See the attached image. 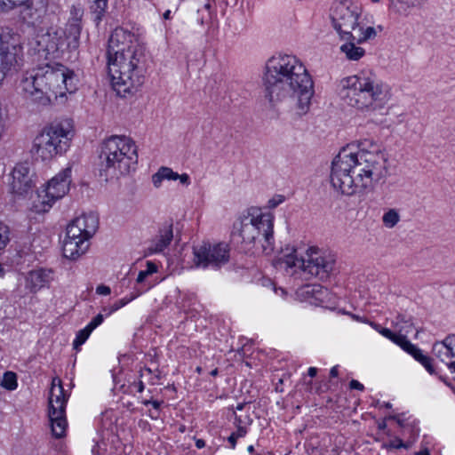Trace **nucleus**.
Instances as JSON below:
<instances>
[{"label": "nucleus", "mask_w": 455, "mask_h": 455, "mask_svg": "<svg viewBox=\"0 0 455 455\" xmlns=\"http://www.w3.org/2000/svg\"><path fill=\"white\" fill-rule=\"evenodd\" d=\"M387 156L371 140L358 141L357 149L343 148L331 163V184L345 196L363 193L387 174Z\"/></svg>", "instance_id": "nucleus-1"}, {"label": "nucleus", "mask_w": 455, "mask_h": 455, "mask_svg": "<svg viewBox=\"0 0 455 455\" xmlns=\"http://www.w3.org/2000/svg\"><path fill=\"white\" fill-rule=\"evenodd\" d=\"M265 98L272 105L290 100L298 116L306 115L314 95V83L302 61L294 55L270 57L263 76Z\"/></svg>", "instance_id": "nucleus-2"}, {"label": "nucleus", "mask_w": 455, "mask_h": 455, "mask_svg": "<svg viewBox=\"0 0 455 455\" xmlns=\"http://www.w3.org/2000/svg\"><path fill=\"white\" fill-rule=\"evenodd\" d=\"M107 59L111 84L117 95L133 94L144 84L146 57L133 33L115 28L108 39Z\"/></svg>", "instance_id": "nucleus-3"}, {"label": "nucleus", "mask_w": 455, "mask_h": 455, "mask_svg": "<svg viewBox=\"0 0 455 455\" xmlns=\"http://www.w3.org/2000/svg\"><path fill=\"white\" fill-rule=\"evenodd\" d=\"M20 89L26 97L47 105L52 97L63 98L67 92L76 90L73 70L60 63L47 62L27 71L20 81Z\"/></svg>", "instance_id": "nucleus-4"}, {"label": "nucleus", "mask_w": 455, "mask_h": 455, "mask_svg": "<svg viewBox=\"0 0 455 455\" xmlns=\"http://www.w3.org/2000/svg\"><path fill=\"white\" fill-rule=\"evenodd\" d=\"M338 93L344 103L363 112L383 108L392 97L390 86L371 71L343 77Z\"/></svg>", "instance_id": "nucleus-5"}, {"label": "nucleus", "mask_w": 455, "mask_h": 455, "mask_svg": "<svg viewBox=\"0 0 455 455\" xmlns=\"http://www.w3.org/2000/svg\"><path fill=\"white\" fill-rule=\"evenodd\" d=\"M278 264L291 275H299L305 279L315 277L326 281L335 270L336 258L331 252L316 247H309L304 256L299 257L297 250L292 248L278 259Z\"/></svg>", "instance_id": "nucleus-6"}, {"label": "nucleus", "mask_w": 455, "mask_h": 455, "mask_svg": "<svg viewBox=\"0 0 455 455\" xmlns=\"http://www.w3.org/2000/svg\"><path fill=\"white\" fill-rule=\"evenodd\" d=\"M274 219L273 213L263 212L257 207L249 208L240 217L239 226L235 228L247 250L260 243L266 254L274 251Z\"/></svg>", "instance_id": "nucleus-7"}, {"label": "nucleus", "mask_w": 455, "mask_h": 455, "mask_svg": "<svg viewBox=\"0 0 455 455\" xmlns=\"http://www.w3.org/2000/svg\"><path fill=\"white\" fill-rule=\"evenodd\" d=\"M101 171L107 175H127L138 164L137 146L126 136H111L105 140L100 152Z\"/></svg>", "instance_id": "nucleus-8"}, {"label": "nucleus", "mask_w": 455, "mask_h": 455, "mask_svg": "<svg viewBox=\"0 0 455 455\" xmlns=\"http://www.w3.org/2000/svg\"><path fill=\"white\" fill-rule=\"evenodd\" d=\"M73 136L74 129L70 120L52 123L35 137L31 153L36 160L51 161L69 148Z\"/></svg>", "instance_id": "nucleus-9"}, {"label": "nucleus", "mask_w": 455, "mask_h": 455, "mask_svg": "<svg viewBox=\"0 0 455 455\" xmlns=\"http://www.w3.org/2000/svg\"><path fill=\"white\" fill-rule=\"evenodd\" d=\"M70 183L71 168L67 167L38 190L36 198L32 203L31 211L36 213L47 212L56 201L67 195Z\"/></svg>", "instance_id": "nucleus-10"}, {"label": "nucleus", "mask_w": 455, "mask_h": 455, "mask_svg": "<svg viewBox=\"0 0 455 455\" xmlns=\"http://www.w3.org/2000/svg\"><path fill=\"white\" fill-rule=\"evenodd\" d=\"M23 45L18 34L6 28L0 33V84L23 62Z\"/></svg>", "instance_id": "nucleus-11"}, {"label": "nucleus", "mask_w": 455, "mask_h": 455, "mask_svg": "<svg viewBox=\"0 0 455 455\" xmlns=\"http://www.w3.org/2000/svg\"><path fill=\"white\" fill-rule=\"evenodd\" d=\"M68 396L64 392L60 379H53L49 395V420L52 435L56 438L65 435L68 422L66 419V403Z\"/></svg>", "instance_id": "nucleus-12"}, {"label": "nucleus", "mask_w": 455, "mask_h": 455, "mask_svg": "<svg viewBox=\"0 0 455 455\" xmlns=\"http://www.w3.org/2000/svg\"><path fill=\"white\" fill-rule=\"evenodd\" d=\"M360 15L361 8L358 5L347 0L335 3L331 18L335 30L342 39L351 40V36L359 26Z\"/></svg>", "instance_id": "nucleus-13"}, {"label": "nucleus", "mask_w": 455, "mask_h": 455, "mask_svg": "<svg viewBox=\"0 0 455 455\" xmlns=\"http://www.w3.org/2000/svg\"><path fill=\"white\" fill-rule=\"evenodd\" d=\"M229 252L230 248L228 243H220L212 245L209 243H204L193 248V262L196 267L220 268L228 262Z\"/></svg>", "instance_id": "nucleus-14"}, {"label": "nucleus", "mask_w": 455, "mask_h": 455, "mask_svg": "<svg viewBox=\"0 0 455 455\" xmlns=\"http://www.w3.org/2000/svg\"><path fill=\"white\" fill-rule=\"evenodd\" d=\"M36 44L35 50L39 58H57L67 48L66 32L62 28H51L36 36Z\"/></svg>", "instance_id": "nucleus-15"}, {"label": "nucleus", "mask_w": 455, "mask_h": 455, "mask_svg": "<svg viewBox=\"0 0 455 455\" xmlns=\"http://www.w3.org/2000/svg\"><path fill=\"white\" fill-rule=\"evenodd\" d=\"M9 176V187L13 194L22 196L34 187L33 172L28 163L17 164Z\"/></svg>", "instance_id": "nucleus-16"}, {"label": "nucleus", "mask_w": 455, "mask_h": 455, "mask_svg": "<svg viewBox=\"0 0 455 455\" xmlns=\"http://www.w3.org/2000/svg\"><path fill=\"white\" fill-rule=\"evenodd\" d=\"M98 226L99 218L95 213H83L72 220L68 226L67 231H68L72 236L79 235L90 241L97 231Z\"/></svg>", "instance_id": "nucleus-17"}, {"label": "nucleus", "mask_w": 455, "mask_h": 455, "mask_svg": "<svg viewBox=\"0 0 455 455\" xmlns=\"http://www.w3.org/2000/svg\"><path fill=\"white\" fill-rule=\"evenodd\" d=\"M90 242L79 235L72 236L67 231L66 237L63 241L62 252L67 259L76 260L84 254L89 249Z\"/></svg>", "instance_id": "nucleus-18"}, {"label": "nucleus", "mask_w": 455, "mask_h": 455, "mask_svg": "<svg viewBox=\"0 0 455 455\" xmlns=\"http://www.w3.org/2000/svg\"><path fill=\"white\" fill-rule=\"evenodd\" d=\"M26 6L21 11L23 20L31 26H37L43 22L47 12L46 0H27Z\"/></svg>", "instance_id": "nucleus-19"}, {"label": "nucleus", "mask_w": 455, "mask_h": 455, "mask_svg": "<svg viewBox=\"0 0 455 455\" xmlns=\"http://www.w3.org/2000/svg\"><path fill=\"white\" fill-rule=\"evenodd\" d=\"M53 280L51 269H35L29 271L25 277V286L31 293H36Z\"/></svg>", "instance_id": "nucleus-20"}, {"label": "nucleus", "mask_w": 455, "mask_h": 455, "mask_svg": "<svg viewBox=\"0 0 455 455\" xmlns=\"http://www.w3.org/2000/svg\"><path fill=\"white\" fill-rule=\"evenodd\" d=\"M83 12L79 8L72 7V18L68 20L66 29L68 35H66L67 49H76L78 47V40L81 34V17Z\"/></svg>", "instance_id": "nucleus-21"}, {"label": "nucleus", "mask_w": 455, "mask_h": 455, "mask_svg": "<svg viewBox=\"0 0 455 455\" xmlns=\"http://www.w3.org/2000/svg\"><path fill=\"white\" fill-rule=\"evenodd\" d=\"M433 354L446 365L455 360V334L447 336L433 346Z\"/></svg>", "instance_id": "nucleus-22"}, {"label": "nucleus", "mask_w": 455, "mask_h": 455, "mask_svg": "<svg viewBox=\"0 0 455 455\" xmlns=\"http://www.w3.org/2000/svg\"><path fill=\"white\" fill-rule=\"evenodd\" d=\"M173 238L172 225H164L159 229L158 235L148 248L149 253H159L165 250Z\"/></svg>", "instance_id": "nucleus-23"}, {"label": "nucleus", "mask_w": 455, "mask_h": 455, "mask_svg": "<svg viewBox=\"0 0 455 455\" xmlns=\"http://www.w3.org/2000/svg\"><path fill=\"white\" fill-rule=\"evenodd\" d=\"M398 346L402 347L404 351H406L408 354L411 355L415 358V360L419 362L430 374H433L435 372V370L431 363V358L423 355L422 351L419 348H418L415 345L411 344L407 339L406 334L403 336Z\"/></svg>", "instance_id": "nucleus-24"}, {"label": "nucleus", "mask_w": 455, "mask_h": 455, "mask_svg": "<svg viewBox=\"0 0 455 455\" xmlns=\"http://www.w3.org/2000/svg\"><path fill=\"white\" fill-rule=\"evenodd\" d=\"M348 42L340 46V51L349 60H358L365 53L363 48L356 46V41L347 40Z\"/></svg>", "instance_id": "nucleus-25"}, {"label": "nucleus", "mask_w": 455, "mask_h": 455, "mask_svg": "<svg viewBox=\"0 0 455 455\" xmlns=\"http://www.w3.org/2000/svg\"><path fill=\"white\" fill-rule=\"evenodd\" d=\"M178 173L169 167H160L158 171L152 175V182L155 188H159L164 180H176Z\"/></svg>", "instance_id": "nucleus-26"}, {"label": "nucleus", "mask_w": 455, "mask_h": 455, "mask_svg": "<svg viewBox=\"0 0 455 455\" xmlns=\"http://www.w3.org/2000/svg\"><path fill=\"white\" fill-rule=\"evenodd\" d=\"M301 294L315 298L316 300L323 301L324 295L327 294V289L321 284H307L299 289Z\"/></svg>", "instance_id": "nucleus-27"}, {"label": "nucleus", "mask_w": 455, "mask_h": 455, "mask_svg": "<svg viewBox=\"0 0 455 455\" xmlns=\"http://www.w3.org/2000/svg\"><path fill=\"white\" fill-rule=\"evenodd\" d=\"M401 220L399 211L395 208L388 209L382 216V223L387 228H395Z\"/></svg>", "instance_id": "nucleus-28"}, {"label": "nucleus", "mask_w": 455, "mask_h": 455, "mask_svg": "<svg viewBox=\"0 0 455 455\" xmlns=\"http://www.w3.org/2000/svg\"><path fill=\"white\" fill-rule=\"evenodd\" d=\"M376 36V31L373 27H368L365 29H363L360 25L357 27V28L355 31V34L353 33V36L351 40L356 41L357 44L363 43L371 37H374Z\"/></svg>", "instance_id": "nucleus-29"}, {"label": "nucleus", "mask_w": 455, "mask_h": 455, "mask_svg": "<svg viewBox=\"0 0 455 455\" xmlns=\"http://www.w3.org/2000/svg\"><path fill=\"white\" fill-rule=\"evenodd\" d=\"M1 386L9 391L15 390L18 387L16 373L6 371L3 376Z\"/></svg>", "instance_id": "nucleus-30"}, {"label": "nucleus", "mask_w": 455, "mask_h": 455, "mask_svg": "<svg viewBox=\"0 0 455 455\" xmlns=\"http://www.w3.org/2000/svg\"><path fill=\"white\" fill-rule=\"evenodd\" d=\"M108 0H92L91 9L95 15V20L98 22L101 20V18L107 9Z\"/></svg>", "instance_id": "nucleus-31"}, {"label": "nucleus", "mask_w": 455, "mask_h": 455, "mask_svg": "<svg viewBox=\"0 0 455 455\" xmlns=\"http://www.w3.org/2000/svg\"><path fill=\"white\" fill-rule=\"evenodd\" d=\"M197 13L199 15L197 20L201 25L209 24L212 18L211 3L204 4L202 8L198 9Z\"/></svg>", "instance_id": "nucleus-32"}, {"label": "nucleus", "mask_w": 455, "mask_h": 455, "mask_svg": "<svg viewBox=\"0 0 455 455\" xmlns=\"http://www.w3.org/2000/svg\"><path fill=\"white\" fill-rule=\"evenodd\" d=\"M251 419L247 418L246 419H243L241 416L235 415V424L237 427L236 431L233 432L234 435L239 439L243 437L247 433L246 426L249 425Z\"/></svg>", "instance_id": "nucleus-33"}, {"label": "nucleus", "mask_w": 455, "mask_h": 455, "mask_svg": "<svg viewBox=\"0 0 455 455\" xmlns=\"http://www.w3.org/2000/svg\"><path fill=\"white\" fill-rule=\"evenodd\" d=\"M26 2L27 0H0V12H8Z\"/></svg>", "instance_id": "nucleus-34"}, {"label": "nucleus", "mask_w": 455, "mask_h": 455, "mask_svg": "<svg viewBox=\"0 0 455 455\" xmlns=\"http://www.w3.org/2000/svg\"><path fill=\"white\" fill-rule=\"evenodd\" d=\"M156 272H157L156 265L152 261H148L147 262V269L140 271V273L137 276L136 282L138 283H142L148 275H151Z\"/></svg>", "instance_id": "nucleus-35"}, {"label": "nucleus", "mask_w": 455, "mask_h": 455, "mask_svg": "<svg viewBox=\"0 0 455 455\" xmlns=\"http://www.w3.org/2000/svg\"><path fill=\"white\" fill-rule=\"evenodd\" d=\"M140 293L141 292H137V293L131 295L129 298H123V299L116 301L109 307L108 315H110V314L114 313L115 311L122 308L126 304H128L129 302H131L132 300H133L134 299L139 297L140 295Z\"/></svg>", "instance_id": "nucleus-36"}, {"label": "nucleus", "mask_w": 455, "mask_h": 455, "mask_svg": "<svg viewBox=\"0 0 455 455\" xmlns=\"http://www.w3.org/2000/svg\"><path fill=\"white\" fill-rule=\"evenodd\" d=\"M92 332V331L87 326L80 330L76 333V337L73 342L74 348L77 349L80 346H82L87 340Z\"/></svg>", "instance_id": "nucleus-37"}, {"label": "nucleus", "mask_w": 455, "mask_h": 455, "mask_svg": "<svg viewBox=\"0 0 455 455\" xmlns=\"http://www.w3.org/2000/svg\"><path fill=\"white\" fill-rule=\"evenodd\" d=\"M402 331H403V330L400 329L399 332H402ZM380 334L382 336H384L385 338L390 339L391 341H393L396 345L400 344V341L402 340V339L405 335V334H402V333H398V334L394 333L393 331H391V330H389L387 328H384V327L381 329Z\"/></svg>", "instance_id": "nucleus-38"}, {"label": "nucleus", "mask_w": 455, "mask_h": 455, "mask_svg": "<svg viewBox=\"0 0 455 455\" xmlns=\"http://www.w3.org/2000/svg\"><path fill=\"white\" fill-rule=\"evenodd\" d=\"M9 241V228L0 222V250L5 247Z\"/></svg>", "instance_id": "nucleus-39"}, {"label": "nucleus", "mask_w": 455, "mask_h": 455, "mask_svg": "<svg viewBox=\"0 0 455 455\" xmlns=\"http://www.w3.org/2000/svg\"><path fill=\"white\" fill-rule=\"evenodd\" d=\"M397 2L402 5L403 12H405L408 8L423 4L425 0H397Z\"/></svg>", "instance_id": "nucleus-40"}, {"label": "nucleus", "mask_w": 455, "mask_h": 455, "mask_svg": "<svg viewBox=\"0 0 455 455\" xmlns=\"http://www.w3.org/2000/svg\"><path fill=\"white\" fill-rule=\"evenodd\" d=\"M104 317L101 314H98L86 326L92 331L102 323Z\"/></svg>", "instance_id": "nucleus-41"}, {"label": "nucleus", "mask_w": 455, "mask_h": 455, "mask_svg": "<svg viewBox=\"0 0 455 455\" xmlns=\"http://www.w3.org/2000/svg\"><path fill=\"white\" fill-rule=\"evenodd\" d=\"M104 317L101 314H98L86 326L92 331L102 323Z\"/></svg>", "instance_id": "nucleus-42"}, {"label": "nucleus", "mask_w": 455, "mask_h": 455, "mask_svg": "<svg viewBox=\"0 0 455 455\" xmlns=\"http://www.w3.org/2000/svg\"><path fill=\"white\" fill-rule=\"evenodd\" d=\"M283 201H284V196L282 195H277L268 200L267 206L270 209H274V208L277 207L279 204H281Z\"/></svg>", "instance_id": "nucleus-43"}, {"label": "nucleus", "mask_w": 455, "mask_h": 455, "mask_svg": "<svg viewBox=\"0 0 455 455\" xmlns=\"http://www.w3.org/2000/svg\"><path fill=\"white\" fill-rule=\"evenodd\" d=\"M387 447L394 448V449H399V448H408V445H406L401 439H395L392 441Z\"/></svg>", "instance_id": "nucleus-44"}, {"label": "nucleus", "mask_w": 455, "mask_h": 455, "mask_svg": "<svg viewBox=\"0 0 455 455\" xmlns=\"http://www.w3.org/2000/svg\"><path fill=\"white\" fill-rule=\"evenodd\" d=\"M96 292L99 295L106 296V295L110 294L111 290H110V288L108 286L104 285V284H100V285L97 286Z\"/></svg>", "instance_id": "nucleus-45"}, {"label": "nucleus", "mask_w": 455, "mask_h": 455, "mask_svg": "<svg viewBox=\"0 0 455 455\" xmlns=\"http://www.w3.org/2000/svg\"><path fill=\"white\" fill-rule=\"evenodd\" d=\"M177 180H179L180 182L183 185L188 186L190 184V178H189L188 174H187V173H183V174L178 173Z\"/></svg>", "instance_id": "nucleus-46"}, {"label": "nucleus", "mask_w": 455, "mask_h": 455, "mask_svg": "<svg viewBox=\"0 0 455 455\" xmlns=\"http://www.w3.org/2000/svg\"><path fill=\"white\" fill-rule=\"evenodd\" d=\"M349 387L351 389H357V390H360V391H363L364 387L362 383H360L359 381L355 380V379H352L349 383Z\"/></svg>", "instance_id": "nucleus-47"}, {"label": "nucleus", "mask_w": 455, "mask_h": 455, "mask_svg": "<svg viewBox=\"0 0 455 455\" xmlns=\"http://www.w3.org/2000/svg\"><path fill=\"white\" fill-rule=\"evenodd\" d=\"M152 375L153 371L149 368H144L140 373V377L143 379H149Z\"/></svg>", "instance_id": "nucleus-48"}, {"label": "nucleus", "mask_w": 455, "mask_h": 455, "mask_svg": "<svg viewBox=\"0 0 455 455\" xmlns=\"http://www.w3.org/2000/svg\"><path fill=\"white\" fill-rule=\"evenodd\" d=\"M237 437L234 435V433H232L228 438V443L231 444V447L232 448H235V444H236V441H237Z\"/></svg>", "instance_id": "nucleus-49"}, {"label": "nucleus", "mask_w": 455, "mask_h": 455, "mask_svg": "<svg viewBox=\"0 0 455 455\" xmlns=\"http://www.w3.org/2000/svg\"><path fill=\"white\" fill-rule=\"evenodd\" d=\"M143 403H144V404H146V405H148V404H149V403H150V404H152V405H153V407H154L155 409H156V410H157V409H159L160 404H161V403H160V402H158V401H149V400H146V401H144V402H143Z\"/></svg>", "instance_id": "nucleus-50"}, {"label": "nucleus", "mask_w": 455, "mask_h": 455, "mask_svg": "<svg viewBox=\"0 0 455 455\" xmlns=\"http://www.w3.org/2000/svg\"><path fill=\"white\" fill-rule=\"evenodd\" d=\"M447 366L451 372L454 374L453 379H455V360H452V362L447 364Z\"/></svg>", "instance_id": "nucleus-51"}, {"label": "nucleus", "mask_w": 455, "mask_h": 455, "mask_svg": "<svg viewBox=\"0 0 455 455\" xmlns=\"http://www.w3.org/2000/svg\"><path fill=\"white\" fill-rule=\"evenodd\" d=\"M339 374L338 366H333L330 371V375L332 378L337 377Z\"/></svg>", "instance_id": "nucleus-52"}, {"label": "nucleus", "mask_w": 455, "mask_h": 455, "mask_svg": "<svg viewBox=\"0 0 455 455\" xmlns=\"http://www.w3.org/2000/svg\"><path fill=\"white\" fill-rule=\"evenodd\" d=\"M196 446L198 449H202L205 446V442L203 439H197L196 441Z\"/></svg>", "instance_id": "nucleus-53"}, {"label": "nucleus", "mask_w": 455, "mask_h": 455, "mask_svg": "<svg viewBox=\"0 0 455 455\" xmlns=\"http://www.w3.org/2000/svg\"><path fill=\"white\" fill-rule=\"evenodd\" d=\"M307 373H308V375H309L310 377H312V378H313V377H315V376L316 375V373H317V369H316V368H315V367H310V368L308 369V372H307Z\"/></svg>", "instance_id": "nucleus-54"}, {"label": "nucleus", "mask_w": 455, "mask_h": 455, "mask_svg": "<svg viewBox=\"0 0 455 455\" xmlns=\"http://www.w3.org/2000/svg\"><path fill=\"white\" fill-rule=\"evenodd\" d=\"M371 326L375 330L377 331L379 333H380V331L383 327H381L379 324L376 323H370Z\"/></svg>", "instance_id": "nucleus-55"}, {"label": "nucleus", "mask_w": 455, "mask_h": 455, "mask_svg": "<svg viewBox=\"0 0 455 455\" xmlns=\"http://www.w3.org/2000/svg\"><path fill=\"white\" fill-rule=\"evenodd\" d=\"M136 387H137L138 392H142V391L144 390V384H143V381H142V380H140V381L136 384Z\"/></svg>", "instance_id": "nucleus-56"}, {"label": "nucleus", "mask_w": 455, "mask_h": 455, "mask_svg": "<svg viewBox=\"0 0 455 455\" xmlns=\"http://www.w3.org/2000/svg\"><path fill=\"white\" fill-rule=\"evenodd\" d=\"M415 455H431L427 449H424L415 452Z\"/></svg>", "instance_id": "nucleus-57"}, {"label": "nucleus", "mask_w": 455, "mask_h": 455, "mask_svg": "<svg viewBox=\"0 0 455 455\" xmlns=\"http://www.w3.org/2000/svg\"><path fill=\"white\" fill-rule=\"evenodd\" d=\"M155 379H159V375H158V374H153V375L148 379V380L151 382V384H156Z\"/></svg>", "instance_id": "nucleus-58"}, {"label": "nucleus", "mask_w": 455, "mask_h": 455, "mask_svg": "<svg viewBox=\"0 0 455 455\" xmlns=\"http://www.w3.org/2000/svg\"><path fill=\"white\" fill-rule=\"evenodd\" d=\"M387 419L395 420L398 425L403 426V421L397 416H389Z\"/></svg>", "instance_id": "nucleus-59"}, {"label": "nucleus", "mask_w": 455, "mask_h": 455, "mask_svg": "<svg viewBox=\"0 0 455 455\" xmlns=\"http://www.w3.org/2000/svg\"><path fill=\"white\" fill-rule=\"evenodd\" d=\"M378 427L379 429L380 430H384L386 427H387V423L385 420H383L382 422H379V425H378Z\"/></svg>", "instance_id": "nucleus-60"}, {"label": "nucleus", "mask_w": 455, "mask_h": 455, "mask_svg": "<svg viewBox=\"0 0 455 455\" xmlns=\"http://www.w3.org/2000/svg\"><path fill=\"white\" fill-rule=\"evenodd\" d=\"M245 404L244 403H238L235 407V410L236 411H242L243 408H244Z\"/></svg>", "instance_id": "nucleus-61"}, {"label": "nucleus", "mask_w": 455, "mask_h": 455, "mask_svg": "<svg viewBox=\"0 0 455 455\" xmlns=\"http://www.w3.org/2000/svg\"><path fill=\"white\" fill-rule=\"evenodd\" d=\"M170 14H171V12L168 10L166 11L164 13V18L165 20L169 19L170 18Z\"/></svg>", "instance_id": "nucleus-62"}, {"label": "nucleus", "mask_w": 455, "mask_h": 455, "mask_svg": "<svg viewBox=\"0 0 455 455\" xmlns=\"http://www.w3.org/2000/svg\"><path fill=\"white\" fill-rule=\"evenodd\" d=\"M247 451H248V452H250V453H253V451H254V447H253V445H250V446H248Z\"/></svg>", "instance_id": "nucleus-63"}, {"label": "nucleus", "mask_w": 455, "mask_h": 455, "mask_svg": "<svg viewBox=\"0 0 455 455\" xmlns=\"http://www.w3.org/2000/svg\"><path fill=\"white\" fill-rule=\"evenodd\" d=\"M217 374H218V369H214V370H212V371H211V375H212V376H217Z\"/></svg>", "instance_id": "nucleus-64"}]
</instances>
